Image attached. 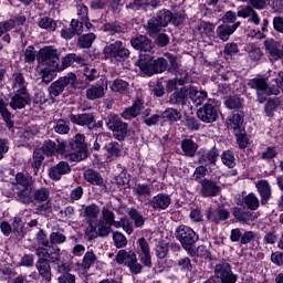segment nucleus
<instances>
[{
	"label": "nucleus",
	"mask_w": 283,
	"mask_h": 283,
	"mask_svg": "<svg viewBox=\"0 0 283 283\" xmlns=\"http://www.w3.org/2000/svg\"><path fill=\"white\" fill-rule=\"evenodd\" d=\"M40 150L44 156H54L60 154L64 160L71 163H81L87 158V145L85 144V135L76 134L73 139L69 142H57L48 139L44 140Z\"/></svg>",
	"instance_id": "f257e3e1"
},
{
	"label": "nucleus",
	"mask_w": 283,
	"mask_h": 283,
	"mask_svg": "<svg viewBox=\"0 0 283 283\" xmlns=\"http://www.w3.org/2000/svg\"><path fill=\"white\" fill-rule=\"evenodd\" d=\"M248 85L256 91L259 103H266V96H277L283 92V74H279V77L271 86H269L264 77H254L248 82Z\"/></svg>",
	"instance_id": "f03ea898"
},
{
	"label": "nucleus",
	"mask_w": 283,
	"mask_h": 283,
	"mask_svg": "<svg viewBox=\"0 0 283 283\" xmlns=\"http://www.w3.org/2000/svg\"><path fill=\"white\" fill-rule=\"evenodd\" d=\"M137 65L143 74H146V76H154V74H163V72H166L168 63L165 57L154 60L149 54L144 56L143 53H140Z\"/></svg>",
	"instance_id": "7ed1b4c3"
},
{
	"label": "nucleus",
	"mask_w": 283,
	"mask_h": 283,
	"mask_svg": "<svg viewBox=\"0 0 283 283\" xmlns=\"http://www.w3.org/2000/svg\"><path fill=\"white\" fill-rule=\"evenodd\" d=\"M238 17L241 19H250L251 23H254V25H260L262 21L258 12L249 6L239 7L237 13L234 11H227L222 17V21L227 25H235V23L239 22Z\"/></svg>",
	"instance_id": "20e7f679"
},
{
	"label": "nucleus",
	"mask_w": 283,
	"mask_h": 283,
	"mask_svg": "<svg viewBox=\"0 0 283 283\" xmlns=\"http://www.w3.org/2000/svg\"><path fill=\"white\" fill-rule=\"evenodd\" d=\"M176 238L180 241L181 247L189 253V255H195L196 250H193V244L200 240L198 233L193 231L190 227L187 226H179L176 229Z\"/></svg>",
	"instance_id": "39448f33"
},
{
	"label": "nucleus",
	"mask_w": 283,
	"mask_h": 283,
	"mask_svg": "<svg viewBox=\"0 0 283 283\" xmlns=\"http://www.w3.org/2000/svg\"><path fill=\"white\" fill-rule=\"evenodd\" d=\"M76 85H78V78L76 77V74L67 73L50 85L49 94L51 98H56V96H61V94L65 92L67 86L76 90Z\"/></svg>",
	"instance_id": "423d86ee"
},
{
	"label": "nucleus",
	"mask_w": 283,
	"mask_h": 283,
	"mask_svg": "<svg viewBox=\"0 0 283 283\" xmlns=\"http://www.w3.org/2000/svg\"><path fill=\"white\" fill-rule=\"evenodd\" d=\"M117 264H125L128 266L130 273L138 275V273H143V264L138 262V258L136 256V252L132 250H119L116 254Z\"/></svg>",
	"instance_id": "0eeeda50"
},
{
	"label": "nucleus",
	"mask_w": 283,
	"mask_h": 283,
	"mask_svg": "<svg viewBox=\"0 0 283 283\" xmlns=\"http://www.w3.org/2000/svg\"><path fill=\"white\" fill-rule=\"evenodd\" d=\"M36 61L39 65H42L43 67H51V70H56L59 64V52L52 46H44L39 51Z\"/></svg>",
	"instance_id": "6e6552de"
},
{
	"label": "nucleus",
	"mask_w": 283,
	"mask_h": 283,
	"mask_svg": "<svg viewBox=\"0 0 283 283\" xmlns=\"http://www.w3.org/2000/svg\"><path fill=\"white\" fill-rule=\"evenodd\" d=\"M103 54L105 59H111L112 61H125V59H129V50L123 46L122 41L106 45Z\"/></svg>",
	"instance_id": "1a4fd4ad"
},
{
	"label": "nucleus",
	"mask_w": 283,
	"mask_h": 283,
	"mask_svg": "<svg viewBox=\"0 0 283 283\" xmlns=\"http://www.w3.org/2000/svg\"><path fill=\"white\" fill-rule=\"evenodd\" d=\"M214 275L221 281V283L238 282V274L233 273L231 263L226 260H221L214 265Z\"/></svg>",
	"instance_id": "9d476101"
},
{
	"label": "nucleus",
	"mask_w": 283,
	"mask_h": 283,
	"mask_svg": "<svg viewBox=\"0 0 283 283\" xmlns=\"http://www.w3.org/2000/svg\"><path fill=\"white\" fill-rule=\"evenodd\" d=\"M197 116L202 123H216L218 120V104L216 99H208V102L197 111Z\"/></svg>",
	"instance_id": "9b49d317"
},
{
	"label": "nucleus",
	"mask_w": 283,
	"mask_h": 283,
	"mask_svg": "<svg viewBox=\"0 0 283 283\" xmlns=\"http://www.w3.org/2000/svg\"><path fill=\"white\" fill-rule=\"evenodd\" d=\"M33 207L36 213H43L52 207L50 205V189L40 188L33 192Z\"/></svg>",
	"instance_id": "f8f14e48"
},
{
	"label": "nucleus",
	"mask_w": 283,
	"mask_h": 283,
	"mask_svg": "<svg viewBox=\"0 0 283 283\" xmlns=\"http://www.w3.org/2000/svg\"><path fill=\"white\" fill-rule=\"evenodd\" d=\"M136 247L137 255L142 264L147 269H151V266H154V263H151V248L149 247V242H147V239H145L144 237L139 238L136 241Z\"/></svg>",
	"instance_id": "ddd939ff"
},
{
	"label": "nucleus",
	"mask_w": 283,
	"mask_h": 283,
	"mask_svg": "<svg viewBox=\"0 0 283 283\" xmlns=\"http://www.w3.org/2000/svg\"><path fill=\"white\" fill-rule=\"evenodd\" d=\"M71 123H74L75 125H81L82 127H87L88 129H92V132H98V124H96V120L94 119L93 114H71L70 115Z\"/></svg>",
	"instance_id": "4468645a"
},
{
	"label": "nucleus",
	"mask_w": 283,
	"mask_h": 283,
	"mask_svg": "<svg viewBox=\"0 0 283 283\" xmlns=\"http://www.w3.org/2000/svg\"><path fill=\"white\" fill-rule=\"evenodd\" d=\"M69 174H72V167L67 161H60L49 168V178L55 182H59L63 176H67Z\"/></svg>",
	"instance_id": "2eb2a0df"
},
{
	"label": "nucleus",
	"mask_w": 283,
	"mask_h": 283,
	"mask_svg": "<svg viewBox=\"0 0 283 283\" xmlns=\"http://www.w3.org/2000/svg\"><path fill=\"white\" fill-rule=\"evenodd\" d=\"M154 211H165L171 205V197L167 193H158L148 201Z\"/></svg>",
	"instance_id": "dca6fc26"
},
{
	"label": "nucleus",
	"mask_w": 283,
	"mask_h": 283,
	"mask_svg": "<svg viewBox=\"0 0 283 283\" xmlns=\"http://www.w3.org/2000/svg\"><path fill=\"white\" fill-rule=\"evenodd\" d=\"M130 45L139 52H148L149 54L154 52V44L146 35H136L130 40Z\"/></svg>",
	"instance_id": "f3484780"
},
{
	"label": "nucleus",
	"mask_w": 283,
	"mask_h": 283,
	"mask_svg": "<svg viewBox=\"0 0 283 283\" xmlns=\"http://www.w3.org/2000/svg\"><path fill=\"white\" fill-rule=\"evenodd\" d=\"M241 25V22H235L234 24H227L222 23L219 27H217L216 34L217 39H220V41H229L231 34L238 30V27Z\"/></svg>",
	"instance_id": "a211bd4d"
},
{
	"label": "nucleus",
	"mask_w": 283,
	"mask_h": 283,
	"mask_svg": "<svg viewBox=\"0 0 283 283\" xmlns=\"http://www.w3.org/2000/svg\"><path fill=\"white\" fill-rule=\"evenodd\" d=\"M105 92H107V82L96 83L86 90V98H88V101L103 98Z\"/></svg>",
	"instance_id": "6ab92c4d"
},
{
	"label": "nucleus",
	"mask_w": 283,
	"mask_h": 283,
	"mask_svg": "<svg viewBox=\"0 0 283 283\" xmlns=\"http://www.w3.org/2000/svg\"><path fill=\"white\" fill-rule=\"evenodd\" d=\"M200 193L203 198H216L220 193V186L212 180L203 179Z\"/></svg>",
	"instance_id": "aec40b11"
},
{
	"label": "nucleus",
	"mask_w": 283,
	"mask_h": 283,
	"mask_svg": "<svg viewBox=\"0 0 283 283\" xmlns=\"http://www.w3.org/2000/svg\"><path fill=\"white\" fill-rule=\"evenodd\" d=\"M30 104V93H14L11 96L9 105L11 109H23Z\"/></svg>",
	"instance_id": "412c9836"
},
{
	"label": "nucleus",
	"mask_w": 283,
	"mask_h": 283,
	"mask_svg": "<svg viewBox=\"0 0 283 283\" xmlns=\"http://www.w3.org/2000/svg\"><path fill=\"white\" fill-rule=\"evenodd\" d=\"M143 101L142 99H136L132 106L125 108L120 116L122 118H124L125 120H132L134 118H136L137 116H140V112H143Z\"/></svg>",
	"instance_id": "4be33fe9"
},
{
	"label": "nucleus",
	"mask_w": 283,
	"mask_h": 283,
	"mask_svg": "<svg viewBox=\"0 0 283 283\" xmlns=\"http://www.w3.org/2000/svg\"><path fill=\"white\" fill-rule=\"evenodd\" d=\"M35 269L46 283L52 282V268L48 259L40 258L35 263Z\"/></svg>",
	"instance_id": "5701e85b"
},
{
	"label": "nucleus",
	"mask_w": 283,
	"mask_h": 283,
	"mask_svg": "<svg viewBox=\"0 0 283 283\" xmlns=\"http://www.w3.org/2000/svg\"><path fill=\"white\" fill-rule=\"evenodd\" d=\"M8 105H10L8 97L0 95V116H2L7 127L12 129L14 122L12 120V113L8 111Z\"/></svg>",
	"instance_id": "b1692460"
},
{
	"label": "nucleus",
	"mask_w": 283,
	"mask_h": 283,
	"mask_svg": "<svg viewBox=\"0 0 283 283\" xmlns=\"http://www.w3.org/2000/svg\"><path fill=\"white\" fill-rule=\"evenodd\" d=\"M189 98L188 87L184 86L180 90L175 91L169 96L170 105H187V99Z\"/></svg>",
	"instance_id": "393cba45"
},
{
	"label": "nucleus",
	"mask_w": 283,
	"mask_h": 283,
	"mask_svg": "<svg viewBox=\"0 0 283 283\" xmlns=\"http://www.w3.org/2000/svg\"><path fill=\"white\" fill-rule=\"evenodd\" d=\"M208 97L209 95L206 91H198L196 86L188 87V98H190L195 105H202Z\"/></svg>",
	"instance_id": "a878e982"
},
{
	"label": "nucleus",
	"mask_w": 283,
	"mask_h": 283,
	"mask_svg": "<svg viewBox=\"0 0 283 283\" xmlns=\"http://www.w3.org/2000/svg\"><path fill=\"white\" fill-rule=\"evenodd\" d=\"M13 93H28V82L22 73H13L12 75Z\"/></svg>",
	"instance_id": "bb28decb"
},
{
	"label": "nucleus",
	"mask_w": 283,
	"mask_h": 283,
	"mask_svg": "<svg viewBox=\"0 0 283 283\" xmlns=\"http://www.w3.org/2000/svg\"><path fill=\"white\" fill-rule=\"evenodd\" d=\"M255 187L261 196V203L266 205L271 199V185L268 180L262 179L255 184Z\"/></svg>",
	"instance_id": "cd10ccee"
},
{
	"label": "nucleus",
	"mask_w": 283,
	"mask_h": 283,
	"mask_svg": "<svg viewBox=\"0 0 283 283\" xmlns=\"http://www.w3.org/2000/svg\"><path fill=\"white\" fill-rule=\"evenodd\" d=\"M265 48L272 61H280V59H283V45L280 49V43L275 41H266Z\"/></svg>",
	"instance_id": "c85d7f7f"
},
{
	"label": "nucleus",
	"mask_w": 283,
	"mask_h": 283,
	"mask_svg": "<svg viewBox=\"0 0 283 283\" xmlns=\"http://www.w3.org/2000/svg\"><path fill=\"white\" fill-rule=\"evenodd\" d=\"M220 156V151L218 148H212L210 150L203 151L201 155L199 163L200 165H216L218 163V157Z\"/></svg>",
	"instance_id": "c756f323"
},
{
	"label": "nucleus",
	"mask_w": 283,
	"mask_h": 283,
	"mask_svg": "<svg viewBox=\"0 0 283 283\" xmlns=\"http://www.w3.org/2000/svg\"><path fill=\"white\" fill-rule=\"evenodd\" d=\"M197 32H199L201 39H205V36L213 39V36H216V24L211 22H201L197 25Z\"/></svg>",
	"instance_id": "7c9ffc66"
},
{
	"label": "nucleus",
	"mask_w": 283,
	"mask_h": 283,
	"mask_svg": "<svg viewBox=\"0 0 283 283\" xmlns=\"http://www.w3.org/2000/svg\"><path fill=\"white\" fill-rule=\"evenodd\" d=\"M99 214L101 208L96 203L88 205L84 208V218H86V222H97Z\"/></svg>",
	"instance_id": "2f4dec72"
},
{
	"label": "nucleus",
	"mask_w": 283,
	"mask_h": 283,
	"mask_svg": "<svg viewBox=\"0 0 283 283\" xmlns=\"http://www.w3.org/2000/svg\"><path fill=\"white\" fill-rule=\"evenodd\" d=\"M142 118L145 125H147V127H154V125H158V123H160V119L163 118V114L161 115L151 114V109L147 108L143 112Z\"/></svg>",
	"instance_id": "473e14b6"
},
{
	"label": "nucleus",
	"mask_w": 283,
	"mask_h": 283,
	"mask_svg": "<svg viewBox=\"0 0 283 283\" xmlns=\"http://www.w3.org/2000/svg\"><path fill=\"white\" fill-rule=\"evenodd\" d=\"M181 149L184 151V156H188V158H193L196 153L198 151V144H196L191 139H184L181 142Z\"/></svg>",
	"instance_id": "72a5a7b5"
},
{
	"label": "nucleus",
	"mask_w": 283,
	"mask_h": 283,
	"mask_svg": "<svg viewBox=\"0 0 283 283\" xmlns=\"http://www.w3.org/2000/svg\"><path fill=\"white\" fill-rule=\"evenodd\" d=\"M161 118L168 123H178L182 118V113L176 108L168 107L161 113Z\"/></svg>",
	"instance_id": "f704fd0d"
},
{
	"label": "nucleus",
	"mask_w": 283,
	"mask_h": 283,
	"mask_svg": "<svg viewBox=\"0 0 283 283\" xmlns=\"http://www.w3.org/2000/svg\"><path fill=\"white\" fill-rule=\"evenodd\" d=\"M44 160H45V155L43 154V150H41L40 148H36L33 151V161L31 164L34 176L39 174V169H41V165H43Z\"/></svg>",
	"instance_id": "c9c22d12"
},
{
	"label": "nucleus",
	"mask_w": 283,
	"mask_h": 283,
	"mask_svg": "<svg viewBox=\"0 0 283 283\" xmlns=\"http://www.w3.org/2000/svg\"><path fill=\"white\" fill-rule=\"evenodd\" d=\"M84 179L86 180V182H90V185H103V176H101V172L94 169H87L86 171H84Z\"/></svg>",
	"instance_id": "e433bc0d"
},
{
	"label": "nucleus",
	"mask_w": 283,
	"mask_h": 283,
	"mask_svg": "<svg viewBox=\"0 0 283 283\" xmlns=\"http://www.w3.org/2000/svg\"><path fill=\"white\" fill-rule=\"evenodd\" d=\"M155 19L159 22V25L161 28H167L169 23H171V20L174 19V13L167 9H163L157 12Z\"/></svg>",
	"instance_id": "4c0bfd02"
},
{
	"label": "nucleus",
	"mask_w": 283,
	"mask_h": 283,
	"mask_svg": "<svg viewBox=\"0 0 283 283\" xmlns=\"http://www.w3.org/2000/svg\"><path fill=\"white\" fill-rule=\"evenodd\" d=\"M243 205L250 209V211H258V209H260V199L252 192L243 198Z\"/></svg>",
	"instance_id": "58836bf2"
},
{
	"label": "nucleus",
	"mask_w": 283,
	"mask_h": 283,
	"mask_svg": "<svg viewBox=\"0 0 283 283\" xmlns=\"http://www.w3.org/2000/svg\"><path fill=\"white\" fill-rule=\"evenodd\" d=\"M243 123L244 119L242 118V115L240 113H233L229 117L228 126L230 129H233V132H240Z\"/></svg>",
	"instance_id": "ea45409f"
},
{
	"label": "nucleus",
	"mask_w": 283,
	"mask_h": 283,
	"mask_svg": "<svg viewBox=\"0 0 283 283\" xmlns=\"http://www.w3.org/2000/svg\"><path fill=\"white\" fill-rule=\"evenodd\" d=\"M111 90L112 92H118L119 94H127V92H129V82L117 78L113 81Z\"/></svg>",
	"instance_id": "a19ab883"
},
{
	"label": "nucleus",
	"mask_w": 283,
	"mask_h": 283,
	"mask_svg": "<svg viewBox=\"0 0 283 283\" xmlns=\"http://www.w3.org/2000/svg\"><path fill=\"white\" fill-rule=\"evenodd\" d=\"M163 28V24H160L155 17L149 19L146 23V31L149 36H156V34H158Z\"/></svg>",
	"instance_id": "79ce46f5"
},
{
	"label": "nucleus",
	"mask_w": 283,
	"mask_h": 283,
	"mask_svg": "<svg viewBox=\"0 0 283 283\" xmlns=\"http://www.w3.org/2000/svg\"><path fill=\"white\" fill-rule=\"evenodd\" d=\"M18 200L19 202H22V205H34V195L32 196V189L24 188L18 192Z\"/></svg>",
	"instance_id": "37998d69"
},
{
	"label": "nucleus",
	"mask_w": 283,
	"mask_h": 283,
	"mask_svg": "<svg viewBox=\"0 0 283 283\" xmlns=\"http://www.w3.org/2000/svg\"><path fill=\"white\" fill-rule=\"evenodd\" d=\"M104 32L107 34H120V32H125V25L120 24V22H109L103 25Z\"/></svg>",
	"instance_id": "c03bdc74"
},
{
	"label": "nucleus",
	"mask_w": 283,
	"mask_h": 283,
	"mask_svg": "<svg viewBox=\"0 0 283 283\" xmlns=\"http://www.w3.org/2000/svg\"><path fill=\"white\" fill-rule=\"evenodd\" d=\"M105 149L111 158H118L123 151V146L117 142H111L105 146Z\"/></svg>",
	"instance_id": "a18cd8bd"
},
{
	"label": "nucleus",
	"mask_w": 283,
	"mask_h": 283,
	"mask_svg": "<svg viewBox=\"0 0 283 283\" xmlns=\"http://www.w3.org/2000/svg\"><path fill=\"white\" fill-rule=\"evenodd\" d=\"M221 161L229 169L235 167V155L231 150H226L221 154Z\"/></svg>",
	"instance_id": "49530a36"
},
{
	"label": "nucleus",
	"mask_w": 283,
	"mask_h": 283,
	"mask_svg": "<svg viewBox=\"0 0 283 283\" xmlns=\"http://www.w3.org/2000/svg\"><path fill=\"white\" fill-rule=\"evenodd\" d=\"M113 134L116 138V140H124L129 135V128L127 123L119 124L115 130H113Z\"/></svg>",
	"instance_id": "de8ad7c7"
},
{
	"label": "nucleus",
	"mask_w": 283,
	"mask_h": 283,
	"mask_svg": "<svg viewBox=\"0 0 283 283\" xmlns=\"http://www.w3.org/2000/svg\"><path fill=\"white\" fill-rule=\"evenodd\" d=\"M247 52L251 61H260L262 59V51L260 48L253 43L247 45Z\"/></svg>",
	"instance_id": "09e8293b"
},
{
	"label": "nucleus",
	"mask_w": 283,
	"mask_h": 283,
	"mask_svg": "<svg viewBox=\"0 0 283 283\" xmlns=\"http://www.w3.org/2000/svg\"><path fill=\"white\" fill-rule=\"evenodd\" d=\"M75 60H76V53L67 54L63 59L62 63L57 62V66L55 67L56 72H63V70H67V67H70V65H72Z\"/></svg>",
	"instance_id": "8fccbe9b"
},
{
	"label": "nucleus",
	"mask_w": 283,
	"mask_h": 283,
	"mask_svg": "<svg viewBox=\"0 0 283 283\" xmlns=\"http://www.w3.org/2000/svg\"><path fill=\"white\" fill-rule=\"evenodd\" d=\"M130 220H133L135 227L140 228L145 224V217L137 210L132 208L128 212Z\"/></svg>",
	"instance_id": "3c124183"
},
{
	"label": "nucleus",
	"mask_w": 283,
	"mask_h": 283,
	"mask_svg": "<svg viewBox=\"0 0 283 283\" xmlns=\"http://www.w3.org/2000/svg\"><path fill=\"white\" fill-rule=\"evenodd\" d=\"M53 129L55 134H60V135L70 134V124L65 119H57L54 123Z\"/></svg>",
	"instance_id": "603ef678"
},
{
	"label": "nucleus",
	"mask_w": 283,
	"mask_h": 283,
	"mask_svg": "<svg viewBox=\"0 0 283 283\" xmlns=\"http://www.w3.org/2000/svg\"><path fill=\"white\" fill-rule=\"evenodd\" d=\"M96 40V34L94 33H87L82 35L78 39V46L82 49H90L92 48V43H94V41Z\"/></svg>",
	"instance_id": "864d4df0"
},
{
	"label": "nucleus",
	"mask_w": 283,
	"mask_h": 283,
	"mask_svg": "<svg viewBox=\"0 0 283 283\" xmlns=\"http://www.w3.org/2000/svg\"><path fill=\"white\" fill-rule=\"evenodd\" d=\"M123 120H120V117H118V115L116 114H109L107 116V120H106V127L107 129H109V132L115 130L119 125H123Z\"/></svg>",
	"instance_id": "5fc2aeb1"
},
{
	"label": "nucleus",
	"mask_w": 283,
	"mask_h": 283,
	"mask_svg": "<svg viewBox=\"0 0 283 283\" xmlns=\"http://www.w3.org/2000/svg\"><path fill=\"white\" fill-rule=\"evenodd\" d=\"M277 157V148L274 146H268L261 154H259V158L261 160H273V158Z\"/></svg>",
	"instance_id": "6e6d98bb"
},
{
	"label": "nucleus",
	"mask_w": 283,
	"mask_h": 283,
	"mask_svg": "<svg viewBox=\"0 0 283 283\" xmlns=\"http://www.w3.org/2000/svg\"><path fill=\"white\" fill-rule=\"evenodd\" d=\"M155 253L158 260H165L169 255V244L160 242L155 248Z\"/></svg>",
	"instance_id": "4d7b16f0"
},
{
	"label": "nucleus",
	"mask_w": 283,
	"mask_h": 283,
	"mask_svg": "<svg viewBox=\"0 0 283 283\" xmlns=\"http://www.w3.org/2000/svg\"><path fill=\"white\" fill-rule=\"evenodd\" d=\"M39 27L42 30H49V32H54V30H56V21L52 20L49 17H44L40 20Z\"/></svg>",
	"instance_id": "13d9d810"
},
{
	"label": "nucleus",
	"mask_w": 283,
	"mask_h": 283,
	"mask_svg": "<svg viewBox=\"0 0 283 283\" xmlns=\"http://www.w3.org/2000/svg\"><path fill=\"white\" fill-rule=\"evenodd\" d=\"M96 262V254H94L92 251H88L84 254L82 266L84 271H88V269H92L93 264Z\"/></svg>",
	"instance_id": "bf43d9fd"
},
{
	"label": "nucleus",
	"mask_w": 283,
	"mask_h": 283,
	"mask_svg": "<svg viewBox=\"0 0 283 283\" xmlns=\"http://www.w3.org/2000/svg\"><path fill=\"white\" fill-rule=\"evenodd\" d=\"M15 182L24 189H30V185H32V177L18 172L15 176Z\"/></svg>",
	"instance_id": "052dcab7"
},
{
	"label": "nucleus",
	"mask_w": 283,
	"mask_h": 283,
	"mask_svg": "<svg viewBox=\"0 0 283 283\" xmlns=\"http://www.w3.org/2000/svg\"><path fill=\"white\" fill-rule=\"evenodd\" d=\"M136 196H145V197H150L151 196V186L147 185V184H138L136 185L135 189H134Z\"/></svg>",
	"instance_id": "680f3d73"
},
{
	"label": "nucleus",
	"mask_w": 283,
	"mask_h": 283,
	"mask_svg": "<svg viewBox=\"0 0 283 283\" xmlns=\"http://www.w3.org/2000/svg\"><path fill=\"white\" fill-rule=\"evenodd\" d=\"M233 216L239 222H249V220H251V212L244 211L241 208H235L233 210Z\"/></svg>",
	"instance_id": "e2e57ef3"
},
{
	"label": "nucleus",
	"mask_w": 283,
	"mask_h": 283,
	"mask_svg": "<svg viewBox=\"0 0 283 283\" xmlns=\"http://www.w3.org/2000/svg\"><path fill=\"white\" fill-rule=\"evenodd\" d=\"M113 241L116 249H125L127 247V238L120 232L113 233Z\"/></svg>",
	"instance_id": "0e129e2a"
},
{
	"label": "nucleus",
	"mask_w": 283,
	"mask_h": 283,
	"mask_svg": "<svg viewBox=\"0 0 283 283\" xmlns=\"http://www.w3.org/2000/svg\"><path fill=\"white\" fill-rule=\"evenodd\" d=\"M112 233V224L105 223V221H99L97 226V235L99 238H107Z\"/></svg>",
	"instance_id": "69168bd1"
},
{
	"label": "nucleus",
	"mask_w": 283,
	"mask_h": 283,
	"mask_svg": "<svg viewBox=\"0 0 283 283\" xmlns=\"http://www.w3.org/2000/svg\"><path fill=\"white\" fill-rule=\"evenodd\" d=\"M102 218L99 222H105L106 224H112L115 220L114 212L107 207L102 208Z\"/></svg>",
	"instance_id": "338daca9"
},
{
	"label": "nucleus",
	"mask_w": 283,
	"mask_h": 283,
	"mask_svg": "<svg viewBox=\"0 0 283 283\" xmlns=\"http://www.w3.org/2000/svg\"><path fill=\"white\" fill-rule=\"evenodd\" d=\"M242 98L240 97H228L226 99V107H228V109H240V107H242Z\"/></svg>",
	"instance_id": "774afa93"
}]
</instances>
